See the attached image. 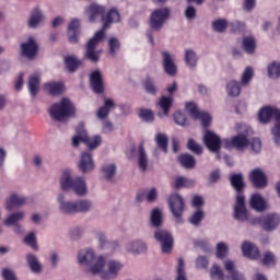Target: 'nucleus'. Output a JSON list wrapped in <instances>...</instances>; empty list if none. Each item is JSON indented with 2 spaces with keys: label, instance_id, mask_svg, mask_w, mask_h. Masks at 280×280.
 <instances>
[{
  "label": "nucleus",
  "instance_id": "obj_43",
  "mask_svg": "<svg viewBox=\"0 0 280 280\" xmlns=\"http://www.w3.org/2000/svg\"><path fill=\"white\" fill-rule=\"evenodd\" d=\"M72 141H90L89 133L86 132V129H84V124H79L77 127V133L72 138Z\"/></svg>",
  "mask_w": 280,
  "mask_h": 280
},
{
  "label": "nucleus",
  "instance_id": "obj_29",
  "mask_svg": "<svg viewBox=\"0 0 280 280\" xmlns=\"http://www.w3.org/2000/svg\"><path fill=\"white\" fill-rule=\"evenodd\" d=\"M28 93L32 97H36L38 95V91H40V78L36 74H33L28 79L27 83Z\"/></svg>",
  "mask_w": 280,
  "mask_h": 280
},
{
  "label": "nucleus",
  "instance_id": "obj_8",
  "mask_svg": "<svg viewBox=\"0 0 280 280\" xmlns=\"http://www.w3.org/2000/svg\"><path fill=\"white\" fill-rule=\"evenodd\" d=\"M250 224H260L264 231H275V229L280 224V217L275 213L257 217L250 221Z\"/></svg>",
  "mask_w": 280,
  "mask_h": 280
},
{
  "label": "nucleus",
  "instance_id": "obj_38",
  "mask_svg": "<svg viewBox=\"0 0 280 280\" xmlns=\"http://www.w3.org/2000/svg\"><path fill=\"white\" fill-rule=\"evenodd\" d=\"M242 47L246 54H255V49L257 47V44L255 42V37L253 36H246L243 38Z\"/></svg>",
  "mask_w": 280,
  "mask_h": 280
},
{
  "label": "nucleus",
  "instance_id": "obj_59",
  "mask_svg": "<svg viewBox=\"0 0 280 280\" xmlns=\"http://www.w3.org/2000/svg\"><path fill=\"white\" fill-rule=\"evenodd\" d=\"M119 39L112 37L108 42V47H109V54L112 56H115L119 51Z\"/></svg>",
  "mask_w": 280,
  "mask_h": 280
},
{
  "label": "nucleus",
  "instance_id": "obj_45",
  "mask_svg": "<svg viewBox=\"0 0 280 280\" xmlns=\"http://www.w3.org/2000/svg\"><path fill=\"white\" fill-rule=\"evenodd\" d=\"M268 75L272 80H277L280 77V62L273 61L268 66Z\"/></svg>",
  "mask_w": 280,
  "mask_h": 280
},
{
  "label": "nucleus",
  "instance_id": "obj_53",
  "mask_svg": "<svg viewBox=\"0 0 280 280\" xmlns=\"http://www.w3.org/2000/svg\"><path fill=\"white\" fill-rule=\"evenodd\" d=\"M143 88L147 93H150V95H156V86L154 85V82L150 79L147 78L143 81Z\"/></svg>",
  "mask_w": 280,
  "mask_h": 280
},
{
  "label": "nucleus",
  "instance_id": "obj_11",
  "mask_svg": "<svg viewBox=\"0 0 280 280\" xmlns=\"http://www.w3.org/2000/svg\"><path fill=\"white\" fill-rule=\"evenodd\" d=\"M105 266H106V271L102 273V279L103 280H113L117 279V276L119 272H121V268H124V264L119 260H106L105 258Z\"/></svg>",
  "mask_w": 280,
  "mask_h": 280
},
{
  "label": "nucleus",
  "instance_id": "obj_24",
  "mask_svg": "<svg viewBox=\"0 0 280 280\" xmlns=\"http://www.w3.org/2000/svg\"><path fill=\"white\" fill-rule=\"evenodd\" d=\"M80 36V20L73 19L68 25L69 43H78Z\"/></svg>",
  "mask_w": 280,
  "mask_h": 280
},
{
  "label": "nucleus",
  "instance_id": "obj_46",
  "mask_svg": "<svg viewBox=\"0 0 280 280\" xmlns=\"http://www.w3.org/2000/svg\"><path fill=\"white\" fill-rule=\"evenodd\" d=\"M185 108L192 119H198V117H200L201 112L198 109V105H196L195 102L186 103Z\"/></svg>",
  "mask_w": 280,
  "mask_h": 280
},
{
  "label": "nucleus",
  "instance_id": "obj_5",
  "mask_svg": "<svg viewBox=\"0 0 280 280\" xmlns=\"http://www.w3.org/2000/svg\"><path fill=\"white\" fill-rule=\"evenodd\" d=\"M50 117L56 121H63L67 117H73L75 115V106L69 98H62L60 103H55L50 109Z\"/></svg>",
  "mask_w": 280,
  "mask_h": 280
},
{
  "label": "nucleus",
  "instance_id": "obj_30",
  "mask_svg": "<svg viewBox=\"0 0 280 280\" xmlns=\"http://www.w3.org/2000/svg\"><path fill=\"white\" fill-rule=\"evenodd\" d=\"M43 21H45V15H43V12H40L38 9H34L28 19V27L34 30L38 27Z\"/></svg>",
  "mask_w": 280,
  "mask_h": 280
},
{
  "label": "nucleus",
  "instance_id": "obj_25",
  "mask_svg": "<svg viewBox=\"0 0 280 280\" xmlns=\"http://www.w3.org/2000/svg\"><path fill=\"white\" fill-rule=\"evenodd\" d=\"M127 250L133 255H141L142 253L148 252V245L141 240L132 241L127 244Z\"/></svg>",
  "mask_w": 280,
  "mask_h": 280
},
{
  "label": "nucleus",
  "instance_id": "obj_4",
  "mask_svg": "<svg viewBox=\"0 0 280 280\" xmlns=\"http://www.w3.org/2000/svg\"><path fill=\"white\" fill-rule=\"evenodd\" d=\"M78 262L80 266H84L92 275H100L104 272L106 267V257H95V252L91 248L81 249L78 254Z\"/></svg>",
  "mask_w": 280,
  "mask_h": 280
},
{
  "label": "nucleus",
  "instance_id": "obj_26",
  "mask_svg": "<svg viewBox=\"0 0 280 280\" xmlns=\"http://www.w3.org/2000/svg\"><path fill=\"white\" fill-rule=\"evenodd\" d=\"M26 261L30 270L33 271L34 275H40V272H43V264H40V260H38L36 255L27 254Z\"/></svg>",
  "mask_w": 280,
  "mask_h": 280
},
{
  "label": "nucleus",
  "instance_id": "obj_13",
  "mask_svg": "<svg viewBox=\"0 0 280 280\" xmlns=\"http://www.w3.org/2000/svg\"><path fill=\"white\" fill-rule=\"evenodd\" d=\"M59 211L62 215H75V200H69L65 194H59L57 197Z\"/></svg>",
  "mask_w": 280,
  "mask_h": 280
},
{
  "label": "nucleus",
  "instance_id": "obj_54",
  "mask_svg": "<svg viewBox=\"0 0 280 280\" xmlns=\"http://www.w3.org/2000/svg\"><path fill=\"white\" fill-rule=\"evenodd\" d=\"M197 119H200L203 128H209V126H211V114L207 112H200Z\"/></svg>",
  "mask_w": 280,
  "mask_h": 280
},
{
  "label": "nucleus",
  "instance_id": "obj_64",
  "mask_svg": "<svg viewBox=\"0 0 280 280\" xmlns=\"http://www.w3.org/2000/svg\"><path fill=\"white\" fill-rule=\"evenodd\" d=\"M2 277L4 280H16V276H14V272L10 269H3Z\"/></svg>",
  "mask_w": 280,
  "mask_h": 280
},
{
  "label": "nucleus",
  "instance_id": "obj_9",
  "mask_svg": "<svg viewBox=\"0 0 280 280\" xmlns=\"http://www.w3.org/2000/svg\"><path fill=\"white\" fill-rule=\"evenodd\" d=\"M154 238L161 244L162 253H172L174 248V237L167 230H156Z\"/></svg>",
  "mask_w": 280,
  "mask_h": 280
},
{
  "label": "nucleus",
  "instance_id": "obj_35",
  "mask_svg": "<svg viewBox=\"0 0 280 280\" xmlns=\"http://www.w3.org/2000/svg\"><path fill=\"white\" fill-rule=\"evenodd\" d=\"M184 60L189 69H196L198 65V55H196V51L192 49H186Z\"/></svg>",
  "mask_w": 280,
  "mask_h": 280
},
{
  "label": "nucleus",
  "instance_id": "obj_36",
  "mask_svg": "<svg viewBox=\"0 0 280 280\" xmlns=\"http://www.w3.org/2000/svg\"><path fill=\"white\" fill-rule=\"evenodd\" d=\"M45 91L50 95H60L65 91V84L60 82H49L44 85Z\"/></svg>",
  "mask_w": 280,
  "mask_h": 280
},
{
  "label": "nucleus",
  "instance_id": "obj_42",
  "mask_svg": "<svg viewBox=\"0 0 280 280\" xmlns=\"http://www.w3.org/2000/svg\"><path fill=\"white\" fill-rule=\"evenodd\" d=\"M102 174L106 180H113L117 174V166L115 164H106L102 167Z\"/></svg>",
  "mask_w": 280,
  "mask_h": 280
},
{
  "label": "nucleus",
  "instance_id": "obj_1",
  "mask_svg": "<svg viewBox=\"0 0 280 280\" xmlns=\"http://www.w3.org/2000/svg\"><path fill=\"white\" fill-rule=\"evenodd\" d=\"M231 186L236 191V203L234 207V218L238 222H247L249 214L246 210V199L244 197V189L246 184L244 183V175L233 174L230 176Z\"/></svg>",
  "mask_w": 280,
  "mask_h": 280
},
{
  "label": "nucleus",
  "instance_id": "obj_12",
  "mask_svg": "<svg viewBox=\"0 0 280 280\" xmlns=\"http://www.w3.org/2000/svg\"><path fill=\"white\" fill-rule=\"evenodd\" d=\"M272 117H275L276 121H280V109L277 106H265L258 113V121L260 124H270Z\"/></svg>",
  "mask_w": 280,
  "mask_h": 280
},
{
  "label": "nucleus",
  "instance_id": "obj_31",
  "mask_svg": "<svg viewBox=\"0 0 280 280\" xmlns=\"http://www.w3.org/2000/svg\"><path fill=\"white\" fill-rule=\"evenodd\" d=\"M23 220H25V212L16 211V212L9 214L4 219L3 224H4V226H12L14 224H19V222H23Z\"/></svg>",
  "mask_w": 280,
  "mask_h": 280
},
{
  "label": "nucleus",
  "instance_id": "obj_18",
  "mask_svg": "<svg viewBox=\"0 0 280 280\" xmlns=\"http://www.w3.org/2000/svg\"><path fill=\"white\" fill-rule=\"evenodd\" d=\"M22 56L32 59L38 54V44L34 37H28L25 43L21 45Z\"/></svg>",
  "mask_w": 280,
  "mask_h": 280
},
{
  "label": "nucleus",
  "instance_id": "obj_41",
  "mask_svg": "<svg viewBox=\"0 0 280 280\" xmlns=\"http://www.w3.org/2000/svg\"><path fill=\"white\" fill-rule=\"evenodd\" d=\"M253 75H255V71L253 70V67L245 68V70L241 75V81H240L241 85L248 86V84H250L253 80Z\"/></svg>",
  "mask_w": 280,
  "mask_h": 280
},
{
  "label": "nucleus",
  "instance_id": "obj_14",
  "mask_svg": "<svg viewBox=\"0 0 280 280\" xmlns=\"http://www.w3.org/2000/svg\"><path fill=\"white\" fill-rule=\"evenodd\" d=\"M234 130L237 135L232 138V141H250V137H253V128L244 122H236Z\"/></svg>",
  "mask_w": 280,
  "mask_h": 280
},
{
  "label": "nucleus",
  "instance_id": "obj_19",
  "mask_svg": "<svg viewBox=\"0 0 280 280\" xmlns=\"http://www.w3.org/2000/svg\"><path fill=\"white\" fill-rule=\"evenodd\" d=\"M26 199L25 197L19 195V194H11L7 199L4 203L5 211H14V209H19L25 205Z\"/></svg>",
  "mask_w": 280,
  "mask_h": 280
},
{
  "label": "nucleus",
  "instance_id": "obj_47",
  "mask_svg": "<svg viewBox=\"0 0 280 280\" xmlns=\"http://www.w3.org/2000/svg\"><path fill=\"white\" fill-rule=\"evenodd\" d=\"M175 280H187V272L185 271V260L178 258L177 260V276Z\"/></svg>",
  "mask_w": 280,
  "mask_h": 280
},
{
  "label": "nucleus",
  "instance_id": "obj_7",
  "mask_svg": "<svg viewBox=\"0 0 280 280\" xmlns=\"http://www.w3.org/2000/svg\"><path fill=\"white\" fill-rule=\"evenodd\" d=\"M171 11L167 8L156 9L150 16V27L155 32H159L165 22L170 19Z\"/></svg>",
  "mask_w": 280,
  "mask_h": 280
},
{
  "label": "nucleus",
  "instance_id": "obj_20",
  "mask_svg": "<svg viewBox=\"0 0 280 280\" xmlns=\"http://www.w3.org/2000/svg\"><path fill=\"white\" fill-rule=\"evenodd\" d=\"M85 14L91 23H95L98 19L104 21V7L92 3L86 10Z\"/></svg>",
  "mask_w": 280,
  "mask_h": 280
},
{
  "label": "nucleus",
  "instance_id": "obj_57",
  "mask_svg": "<svg viewBox=\"0 0 280 280\" xmlns=\"http://www.w3.org/2000/svg\"><path fill=\"white\" fill-rule=\"evenodd\" d=\"M205 218V212H202V210H198L197 212H195L190 219L189 222L190 224H192L194 226H198V224H200V222H202V219Z\"/></svg>",
  "mask_w": 280,
  "mask_h": 280
},
{
  "label": "nucleus",
  "instance_id": "obj_61",
  "mask_svg": "<svg viewBox=\"0 0 280 280\" xmlns=\"http://www.w3.org/2000/svg\"><path fill=\"white\" fill-rule=\"evenodd\" d=\"M203 141H220V136L214 131L207 129L203 132Z\"/></svg>",
  "mask_w": 280,
  "mask_h": 280
},
{
  "label": "nucleus",
  "instance_id": "obj_27",
  "mask_svg": "<svg viewBox=\"0 0 280 280\" xmlns=\"http://www.w3.org/2000/svg\"><path fill=\"white\" fill-rule=\"evenodd\" d=\"M229 97H240L242 93V83L236 80H230L225 85Z\"/></svg>",
  "mask_w": 280,
  "mask_h": 280
},
{
  "label": "nucleus",
  "instance_id": "obj_63",
  "mask_svg": "<svg viewBox=\"0 0 280 280\" xmlns=\"http://www.w3.org/2000/svg\"><path fill=\"white\" fill-rule=\"evenodd\" d=\"M82 235H84V230H82V228L77 226L70 231L71 240H80Z\"/></svg>",
  "mask_w": 280,
  "mask_h": 280
},
{
  "label": "nucleus",
  "instance_id": "obj_32",
  "mask_svg": "<svg viewBox=\"0 0 280 280\" xmlns=\"http://www.w3.org/2000/svg\"><path fill=\"white\" fill-rule=\"evenodd\" d=\"M110 108H115V101H113L112 98H106L103 107L98 108V110L96 112L98 119H106V117H108V114L110 113Z\"/></svg>",
  "mask_w": 280,
  "mask_h": 280
},
{
  "label": "nucleus",
  "instance_id": "obj_23",
  "mask_svg": "<svg viewBox=\"0 0 280 280\" xmlns=\"http://www.w3.org/2000/svg\"><path fill=\"white\" fill-rule=\"evenodd\" d=\"M242 252L244 257H248V259H259V248L248 241L242 244Z\"/></svg>",
  "mask_w": 280,
  "mask_h": 280
},
{
  "label": "nucleus",
  "instance_id": "obj_16",
  "mask_svg": "<svg viewBox=\"0 0 280 280\" xmlns=\"http://www.w3.org/2000/svg\"><path fill=\"white\" fill-rule=\"evenodd\" d=\"M79 170L82 174H89L95 170V161L93 155L89 152H82L79 160Z\"/></svg>",
  "mask_w": 280,
  "mask_h": 280
},
{
  "label": "nucleus",
  "instance_id": "obj_34",
  "mask_svg": "<svg viewBox=\"0 0 280 280\" xmlns=\"http://www.w3.org/2000/svg\"><path fill=\"white\" fill-rule=\"evenodd\" d=\"M150 220L151 226H153L154 229L163 226V212L159 208L151 210Z\"/></svg>",
  "mask_w": 280,
  "mask_h": 280
},
{
  "label": "nucleus",
  "instance_id": "obj_51",
  "mask_svg": "<svg viewBox=\"0 0 280 280\" xmlns=\"http://www.w3.org/2000/svg\"><path fill=\"white\" fill-rule=\"evenodd\" d=\"M229 253V245L224 242H220L217 244V257L219 259H224Z\"/></svg>",
  "mask_w": 280,
  "mask_h": 280
},
{
  "label": "nucleus",
  "instance_id": "obj_50",
  "mask_svg": "<svg viewBox=\"0 0 280 280\" xmlns=\"http://www.w3.org/2000/svg\"><path fill=\"white\" fill-rule=\"evenodd\" d=\"M226 27H229V22L226 20L219 19L212 22V30H214V32L222 33Z\"/></svg>",
  "mask_w": 280,
  "mask_h": 280
},
{
  "label": "nucleus",
  "instance_id": "obj_60",
  "mask_svg": "<svg viewBox=\"0 0 280 280\" xmlns=\"http://www.w3.org/2000/svg\"><path fill=\"white\" fill-rule=\"evenodd\" d=\"M230 27L232 32H244L246 30V23L235 20L230 23Z\"/></svg>",
  "mask_w": 280,
  "mask_h": 280
},
{
  "label": "nucleus",
  "instance_id": "obj_21",
  "mask_svg": "<svg viewBox=\"0 0 280 280\" xmlns=\"http://www.w3.org/2000/svg\"><path fill=\"white\" fill-rule=\"evenodd\" d=\"M174 104V96H162L158 102L159 117H167L170 115V108Z\"/></svg>",
  "mask_w": 280,
  "mask_h": 280
},
{
  "label": "nucleus",
  "instance_id": "obj_10",
  "mask_svg": "<svg viewBox=\"0 0 280 280\" xmlns=\"http://www.w3.org/2000/svg\"><path fill=\"white\" fill-rule=\"evenodd\" d=\"M168 207L177 222H180L183 211H185V201L178 194H173L168 197Z\"/></svg>",
  "mask_w": 280,
  "mask_h": 280
},
{
  "label": "nucleus",
  "instance_id": "obj_58",
  "mask_svg": "<svg viewBox=\"0 0 280 280\" xmlns=\"http://www.w3.org/2000/svg\"><path fill=\"white\" fill-rule=\"evenodd\" d=\"M139 117L142 119V121H154V113L150 109H140Z\"/></svg>",
  "mask_w": 280,
  "mask_h": 280
},
{
  "label": "nucleus",
  "instance_id": "obj_56",
  "mask_svg": "<svg viewBox=\"0 0 280 280\" xmlns=\"http://www.w3.org/2000/svg\"><path fill=\"white\" fill-rule=\"evenodd\" d=\"M186 147L192 154H197L198 156L202 154V147L196 141H188Z\"/></svg>",
  "mask_w": 280,
  "mask_h": 280
},
{
  "label": "nucleus",
  "instance_id": "obj_37",
  "mask_svg": "<svg viewBox=\"0 0 280 280\" xmlns=\"http://www.w3.org/2000/svg\"><path fill=\"white\" fill-rule=\"evenodd\" d=\"M178 161L186 170H194V167H196V159L188 153L179 155Z\"/></svg>",
  "mask_w": 280,
  "mask_h": 280
},
{
  "label": "nucleus",
  "instance_id": "obj_33",
  "mask_svg": "<svg viewBox=\"0 0 280 280\" xmlns=\"http://www.w3.org/2000/svg\"><path fill=\"white\" fill-rule=\"evenodd\" d=\"M138 165L141 172L148 171V153H145V149L141 143L138 149Z\"/></svg>",
  "mask_w": 280,
  "mask_h": 280
},
{
  "label": "nucleus",
  "instance_id": "obj_2",
  "mask_svg": "<svg viewBox=\"0 0 280 280\" xmlns=\"http://www.w3.org/2000/svg\"><path fill=\"white\" fill-rule=\"evenodd\" d=\"M120 16L117 10L112 9L106 18H103V30L96 32L94 36L88 42L85 58L91 62H97L100 60V51H95V48L100 44V40L104 38V30H108L110 23H119Z\"/></svg>",
  "mask_w": 280,
  "mask_h": 280
},
{
  "label": "nucleus",
  "instance_id": "obj_39",
  "mask_svg": "<svg viewBox=\"0 0 280 280\" xmlns=\"http://www.w3.org/2000/svg\"><path fill=\"white\" fill-rule=\"evenodd\" d=\"M249 205L255 211H264L266 209V201L257 194L252 196Z\"/></svg>",
  "mask_w": 280,
  "mask_h": 280
},
{
  "label": "nucleus",
  "instance_id": "obj_44",
  "mask_svg": "<svg viewBox=\"0 0 280 280\" xmlns=\"http://www.w3.org/2000/svg\"><path fill=\"white\" fill-rule=\"evenodd\" d=\"M206 148L209 152L217 154V159L220 161V149L222 148V142L220 141H206Z\"/></svg>",
  "mask_w": 280,
  "mask_h": 280
},
{
  "label": "nucleus",
  "instance_id": "obj_62",
  "mask_svg": "<svg viewBox=\"0 0 280 280\" xmlns=\"http://www.w3.org/2000/svg\"><path fill=\"white\" fill-rule=\"evenodd\" d=\"M255 5H257V0L243 1V10H245V12H253V10H255Z\"/></svg>",
  "mask_w": 280,
  "mask_h": 280
},
{
  "label": "nucleus",
  "instance_id": "obj_6",
  "mask_svg": "<svg viewBox=\"0 0 280 280\" xmlns=\"http://www.w3.org/2000/svg\"><path fill=\"white\" fill-rule=\"evenodd\" d=\"M225 148L236 152L249 150L252 154H259L261 152V141H228Z\"/></svg>",
  "mask_w": 280,
  "mask_h": 280
},
{
  "label": "nucleus",
  "instance_id": "obj_15",
  "mask_svg": "<svg viewBox=\"0 0 280 280\" xmlns=\"http://www.w3.org/2000/svg\"><path fill=\"white\" fill-rule=\"evenodd\" d=\"M162 63L163 69L167 75H171V78H174L176 73L178 72V68L176 67V63L174 62L175 57L173 54H170V51H163L162 52Z\"/></svg>",
  "mask_w": 280,
  "mask_h": 280
},
{
  "label": "nucleus",
  "instance_id": "obj_48",
  "mask_svg": "<svg viewBox=\"0 0 280 280\" xmlns=\"http://www.w3.org/2000/svg\"><path fill=\"white\" fill-rule=\"evenodd\" d=\"M173 119L177 126H182L183 128L189 126V120L187 119V116L183 114L182 112H176L173 116Z\"/></svg>",
  "mask_w": 280,
  "mask_h": 280
},
{
  "label": "nucleus",
  "instance_id": "obj_40",
  "mask_svg": "<svg viewBox=\"0 0 280 280\" xmlns=\"http://www.w3.org/2000/svg\"><path fill=\"white\" fill-rule=\"evenodd\" d=\"M65 65L66 69H68L70 73H73V71L82 65V61H80L75 56H67L65 58Z\"/></svg>",
  "mask_w": 280,
  "mask_h": 280
},
{
  "label": "nucleus",
  "instance_id": "obj_17",
  "mask_svg": "<svg viewBox=\"0 0 280 280\" xmlns=\"http://www.w3.org/2000/svg\"><path fill=\"white\" fill-rule=\"evenodd\" d=\"M249 180H252L257 189H264L268 185V177H266V173L260 168H255L250 172Z\"/></svg>",
  "mask_w": 280,
  "mask_h": 280
},
{
  "label": "nucleus",
  "instance_id": "obj_55",
  "mask_svg": "<svg viewBox=\"0 0 280 280\" xmlns=\"http://www.w3.org/2000/svg\"><path fill=\"white\" fill-rule=\"evenodd\" d=\"M210 277L212 280H224V273L218 266H213L210 269Z\"/></svg>",
  "mask_w": 280,
  "mask_h": 280
},
{
  "label": "nucleus",
  "instance_id": "obj_52",
  "mask_svg": "<svg viewBox=\"0 0 280 280\" xmlns=\"http://www.w3.org/2000/svg\"><path fill=\"white\" fill-rule=\"evenodd\" d=\"M262 266H275L277 260L275 259V254L271 252H266L264 257L261 258Z\"/></svg>",
  "mask_w": 280,
  "mask_h": 280
},
{
  "label": "nucleus",
  "instance_id": "obj_28",
  "mask_svg": "<svg viewBox=\"0 0 280 280\" xmlns=\"http://www.w3.org/2000/svg\"><path fill=\"white\" fill-rule=\"evenodd\" d=\"M75 213H89L93 211V201L90 199L74 200Z\"/></svg>",
  "mask_w": 280,
  "mask_h": 280
},
{
  "label": "nucleus",
  "instance_id": "obj_49",
  "mask_svg": "<svg viewBox=\"0 0 280 280\" xmlns=\"http://www.w3.org/2000/svg\"><path fill=\"white\" fill-rule=\"evenodd\" d=\"M24 244H26V246H31V248H33V250H38V244L36 243V233L31 232L28 233L24 240H23Z\"/></svg>",
  "mask_w": 280,
  "mask_h": 280
},
{
  "label": "nucleus",
  "instance_id": "obj_3",
  "mask_svg": "<svg viewBox=\"0 0 280 280\" xmlns=\"http://www.w3.org/2000/svg\"><path fill=\"white\" fill-rule=\"evenodd\" d=\"M59 187L61 191H72L74 196L84 198L89 194V186L86 179L81 176L74 177L69 171H65L59 179Z\"/></svg>",
  "mask_w": 280,
  "mask_h": 280
},
{
  "label": "nucleus",
  "instance_id": "obj_22",
  "mask_svg": "<svg viewBox=\"0 0 280 280\" xmlns=\"http://www.w3.org/2000/svg\"><path fill=\"white\" fill-rule=\"evenodd\" d=\"M90 86L94 93H104V83L102 82V72L95 70L90 74Z\"/></svg>",
  "mask_w": 280,
  "mask_h": 280
}]
</instances>
